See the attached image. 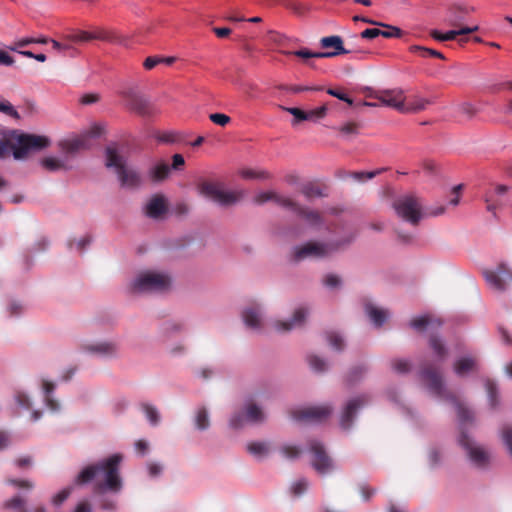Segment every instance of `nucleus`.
I'll return each mask as SVG.
<instances>
[{
    "label": "nucleus",
    "instance_id": "4d7b16f0",
    "mask_svg": "<svg viewBox=\"0 0 512 512\" xmlns=\"http://www.w3.org/2000/svg\"><path fill=\"white\" fill-rule=\"evenodd\" d=\"M282 109L294 116L293 124L307 120L306 111H303L296 107H282Z\"/></svg>",
    "mask_w": 512,
    "mask_h": 512
},
{
    "label": "nucleus",
    "instance_id": "6ab92c4d",
    "mask_svg": "<svg viewBox=\"0 0 512 512\" xmlns=\"http://www.w3.org/2000/svg\"><path fill=\"white\" fill-rule=\"evenodd\" d=\"M98 135V132L90 131L83 135L62 141L60 146L67 153H75L82 149H88L91 145L90 140Z\"/></svg>",
    "mask_w": 512,
    "mask_h": 512
},
{
    "label": "nucleus",
    "instance_id": "8fccbe9b",
    "mask_svg": "<svg viewBox=\"0 0 512 512\" xmlns=\"http://www.w3.org/2000/svg\"><path fill=\"white\" fill-rule=\"evenodd\" d=\"M380 172H381V170H375V171H369V172L359 171V172L348 173L347 176L351 177L352 179H354L357 182L363 183L367 180L374 178Z\"/></svg>",
    "mask_w": 512,
    "mask_h": 512
},
{
    "label": "nucleus",
    "instance_id": "4468645a",
    "mask_svg": "<svg viewBox=\"0 0 512 512\" xmlns=\"http://www.w3.org/2000/svg\"><path fill=\"white\" fill-rule=\"evenodd\" d=\"M331 413L332 407L325 404L296 410L293 412V417L297 421L317 423L327 419Z\"/></svg>",
    "mask_w": 512,
    "mask_h": 512
},
{
    "label": "nucleus",
    "instance_id": "aec40b11",
    "mask_svg": "<svg viewBox=\"0 0 512 512\" xmlns=\"http://www.w3.org/2000/svg\"><path fill=\"white\" fill-rule=\"evenodd\" d=\"M320 44L323 48H334V51L321 52L320 56H322L323 58H330V57H335L340 54H348V53L356 52V50L346 49L343 46L342 38L337 35L323 37L320 40ZM357 52H361V51L357 50Z\"/></svg>",
    "mask_w": 512,
    "mask_h": 512
},
{
    "label": "nucleus",
    "instance_id": "a18cd8bd",
    "mask_svg": "<svg viewBox=\"0 0 512 512\" xmlns=\"http://www.w3.org/2000/svg\"><path fill=\"white\" fill-rule=\"evenodd\" d=\"M25 310L26 307L19 300H10L6 307L7 315L11 318L20 317Z\"/></svg>",
    "mask_w": 512,
    "mask_h": 512
},
{
    "label": "nucleus",
    "instance_id": "ddd939ff",
    "mask_svg": "<svg viewBox=\"0 0 512 512\" xmlns=\"http://www.w3.org/2000/svg\"><path fill=\"white\" fill-rule=\"evenodd\" d=\"M69 40L75 43H86L90 42L92 40H101L111 43H117L121 45H125V41L123 38L113 34L112 32H108L105 30H97L95 32H88V31H76L75 33L71 34L69 37Z\"/></svg>",
    "mask_w": 512,
    "mask_h": 512
},
{
    "label": "nucleus",
    "instance_id": "774afa93",
    "mask_svg": "<svg viewBox=\"0 0 512 512\" xmlns=\"http://www.w3.org/2000/svg\"><path fill=\"white\" fill-rule=\"evenodd\" d=\"M146 466L148 474L152 478L158 477L163 471V466L158 462H148Z\"/></svg>",
    "mask_w": 512,
    "mask_h": 512
},
{
    "label": "nucleus",
    "instance_id": "423d86ee",
    "mask_svg": "<svg viewBox=\"0 0 512 512\" xmlns=\"http://www.w3.org/2000/svg\"><path fill=\"white\" fill-rule=\"evenodd\" d=\"M105 165L114 169L121 187L137 189L142 185L141 173L135 167L126 165L125 158L119 154L115 145L106 148Z\"/></svg>",
    "mask_w": 512,
    "mask_h": 512
},
{
    "label": "nucleus",
    "instance_id": "2f4dec72",
    "mask_svg": "<svg viewBox=\"0 0 512 512\" xmlns=\"http://www.w3.org/2000/svg\"><path fill=\"white\" fill-rule=\"evenodd\" d=\"M430 103L429 99L415 95L408 101L404 100L405 110H403V114H414L423 111Z\"/></svg>",
    "mask_w": 512,
    "mask_h": 512
},
{
    "label": "nucleus",
    "instance_id": "20e7f679",
    "mask_svg": "<svg viewBox=\"0 0 512 512\" xmlns=\"http://www.w3.org/2000/svg\"><path fill=\"white\" fill-rule=\"evenodd\" d=\"M0 135L2 136L0 140V158L4 157L10 140L16 141L15 144L10 146L16 160H23L30 151L42 150L50 145V139L46 136L19 133L17 130L4 127L0 128Z\"/></svg>",
    "mask_w": 512,
    "mask_h": 512
},
{
    "label": "nucleus",
    "instance_id": "412c9836",
    "mask_svg": "<svg viewBox=\"0 0 512 512\" xmlns=\"http://www.w3.org/2000/svg\"><path fill=\"white\" fill-rule=\"evenodd\" d=\"M168 210V201L164 195L152 196L145 205V214L152 219L161 218Z\"/></svg>",
    "mask_w": 512,
    "mask_h": 512
},
{
    "label": "nucleus",
    "instance_id": "39448f33",
    "mask_svg": "<svg viewBox=\"0 0 512 512\" xmlns=\"http://www.w3.org/2000/svg\"><path fill=\"white\" fill-rule=\"evenodd\" d=\"M172 277L164 270L145 269L137 272L129 283L134 294H162L172 287Z\"/></svg>",
    "mask_w": 512,
    "mask_h": 512
},
{
    "label": "nucleus",
    "instance_id": "3c124183",
    "mask_svg": "<svg viewBox=\"0 0 512 512\" xmlns=\"http://www.w3.org/2000/svg\"><path fill=\"white\" fill-rule=\"evenodd\" d=\"M327 113V106L322 105L318 108L312 109L310 111H306L307 120L306 121H313L316 122L322 118L325 117Z\"/></svg>",
    "mask_w": 512,
    "mask_h": 512
},
{
    "label": "nucleus",
    "instance_id": "c85d7f7f",
    "mask_svg": "<svg viewBox=\"0 0 512 512\" xmlns=\"http://www.w3.org/2000/svg\"><path fill=\"white\" fill-rule=\"evenodd\" d=\"M194 428L200 432L207 431L211 426L209 410L205 406H199L195 409L193 415Z\"/></svg>",
    "mask_w": 512,
    "mask_h": 512
},
{
    "label": "nucleus",
    "instance_id": "ea45409f",
    "mask_svg": "<svg viewBox=\"0 0 512 512\" xmlns=\"http://www.w3.org/2000/svg\"><path fill=\"white\" fill-rule=\"evenodd\" d=\"M485 388L488 395V404L491 409H496L500 403L499 399V393L496 384L492 381L487 379L485 381Z\"/></svg>",
    "mask_w": 512,
    "mask_h": 512
},
{
    "label": "nucleus",
    "instance_id": "de8ad7c7",
    "mask_svg": "<svg viewBox=\"0 0 512 512\" xmlns=\"http://www.w3.org/2000/svg\"><path fill=\"white\" fill-rule=\"evenodd\" d=\"M391 368L398 374H406L410 371L411 364L407 359H394L391 361Z\"/></svg>",
    "mask_w": 512,
    "mask_h": 512
},
{
    "label": "nucleus",
    "instance_id": "f257e3e1",
    "mask_svg": "<svg viewBox=\"0 0 512 512\" xmlns=\"http://www.w3.org/2000/svg\"><path fill=\"white\" fill-rule=\"evenodd\" d=\"M420 378L426 383V388L433 397L448 401L455 407L460 430L458 443L465 450L468 459L476 468H487L491 461V453L484 446L475 442L468 433V426H473L475 422L473 412L462 405L457 398L447 390L443 377L437 369L424 366L420 371Z\"/></svg>",
    "mask_w": 512,
    "mask_h": 512
},
{
    "label": "nucleus",
    "instance_id": "393cba45",
    "mask_svg": "<svg viewBox=\"0 0 512 512\" xmlns=\"http://www.w3.org/2000/svg\"><path fill=\"white\" fill-rule=\"evenodd\" d=\"M384 96L386 98V107H390L400 113H403L404 109V100H406L405 93L402 89H389L383 90Z\"/></svg>",
    "mask_w": 512,
    "mask_h": 512
},
{
    "label": "nucleus",
    "instance_id": "79ce46f5",
    "mask_svg": "<svg viewBox=\"0 0 512 512\" xmlns=\"http://www.w3.org/2000/svg\"><path fill=\"white\" fill-rule=\"evenodd\" d=\"M142 411L150 425L157 426L160 423V413L155 406L145 403L142 405Z\"/></svg>",
    "mask_w": 512,
    "mask_h": 512
},
{
    "label": "nucleus",
    "instance_id": "338daca9",
    "mask_svg": "<svg viewBox=\"0 0 512 512\" xmlns=\"http://www.w3.org/2000/svg\"><path fill=\"white\" fill-rule=\"evenodd\" d=\"M209 119L219 125V126H225L227 125L229 122H230V117L227 116L226 114H222V113H213V114H210L209 115Z\"/></svg>",
    "mask_w": 512,
    "mask_h": 512
},
{
    "label": "nucleus",
    "instance_id": "09e8293b",
    "mask_svg": "<svg viewBox=\"0 0 512 512\" xmlns=\"http://www.w3.org/2000/svg\"><path fill=\"white\" fill-rule=\"evenodd\" d=\"M280 452L283 457L289 460H294L301 454V450L293 444H284L281 447Z\"/></svg>",
    "mask_w": 512,
    "mask_h": 512
},
{
    "label": "nucleus",
    "instance_id": "4be33fe9",
    "mask_svg": "<svg viewBox=\"0 0 512 512\" xmlns=\"http://www.w3.org/2000/svg\"><path fill=\"white\" fill-rule=\"evenodd\" d=\"M40 387L46 407L51 412H59L61 409V404L57 399H55L53 394L54 390L56 389V384L47 378H41Z\"/></svg>",
    "mask_w": 512,
    "mask_h": 512
},
{
    "label": "nucleus",
    "instance_id": "a211bd4d",
    "mask_svg": "<svg viewBox=\"0 0 512 512\" xmlns=\"http://www.w3.org/2000/svg\"><path fill=\"white\" fill-rule=\"evenodd\" d=\"M126 105L140 115L146 116L151 113L149 100L134 89H129L123 93Z\"/></svg>",
    "mask_w": 512,
    "mask_h": 512
},
{
    "label": "nucleus",
    "instance_id": "052dcab7",
    "mask_svg": "<svg viewBox=\"0 0 512 512\" xmlns=\"http://www.w3.org/2000/svg\"><path fill=\"white\" fill-rule=\"evenodd\" d=\"M30 44H34V37H25L15 40L11 45L8 46V49L16 52L19 51L20 48L26 47Z\"/></svg>",
    "mask_w": 512,
    "mask_h": 512
},
{
    "label": "nucleus",
    "instance_id": "9d476101",
    "mask_svg": "<svg viewBox=\"0 0 512 512\" xmlns=\"http://www.w3.org/2000/svg\"><path fill=\"white\" fill-rule=\"evenodd\" d=\"M308 451L311 454V465L318 474L326 475L334 470V463L320 441L315 439L310 440Z\"/></svg>",
    "mask_w": 512,
    "mask_h": 512
},
{
    "label": "nucleus",
    "instance_id": "69168bd1",
    "mask_svg": "<svg viewBox=\"0 0 512 512\" xmlns=\"http://www.w3.org/2000/svg\"><path fill=\"white\" fill-rule=\"evenodd\" d=\"M357 131V125L353 123H346L340 127L341 134L347 139L355 136L357 134Z\"/></svg>",
    "mask_w": 512,
    "mask_h": 512
},
{
    "label": "nucleus",
    "instance_id": "680f3d73",
    "mask_svg": "<svg viewBox=\"0 0 512 512\" xmlns=\"http://www.w3.org/2000/svg\"><path fill=\"white\" fill-rule=\"evenodd\" d=\"M501 437L504 442V445L509 451V454L512 456V427L505 426L502 429Z\"/></svg>",
    "mask_w": 512,
    "mask_h": 512
},
{
    "label": "nucleus",
    "instance_id": "e433bc0d",
    "mask_svg": "<svg viewBox=\"0 0 512 512\" xmlns=\"http://www.w3.org/2000/svg\"><path fill=\"white\" fill-rule=\"evenodd\" d=\"M248 452L258 460H262L269 455L270 447L267 442L254 441L247 444Z\"/></svg>",
    "mask_w": 512,
    "mask_h": 512
},
{
    "label": "nucleus",
    "instance_id": "5701e85b",
    "mask_svg": "<svg viewBox=\"0 0 512 512\" xmlns=\"http://www.w3.org/2000/svg\"><path fill=\"white\" fill-rule=\"evenodd\" d=\"M477 369L478 360L470 354L457 358L453 363L454 373L459 377H465Z\"/></svg>",
    "mask_w": 512,
    "mask_h": 512
},
{
    "label": "nucleus",
    "instance_id": "9b49d317",
    "mask_svg": "<svg viewBox=\"0 0 512 512\" xmlns=\"http://www.w3.org/2000/svg\"><path fill=\"white\" fill-rule=\"evenodd\" d=\"M311 309L306 304L297 306L293 314L288 319L275 320L272 323V327L279 333H289L294 329L301 328L305 325Z\"/></svg>",
    "mask_w": 512,
    "mask_h": 512
},
{
    "label": "nucleus",
    "instance_id": "864d4df0",
    "mask_svg": "<svg viewBox=\"0 0 512 512\" xmlns=\"http://www.w3.org/2000/svg\"><path fill=\"white\" fill-rule=\"evenodd\" d=\"M15 401L19 407L28 410L32 407V400L30 396L22 391H19L15 395Z\"/></svg>",
    "mask_w": 512,
    "mask_h": 512
},
{
    "label": "nucleus",
    "instance_id": "c9c22d12",
    "mask_svg": "<svg viewBox=\"0 0 512 512\" xmlns=\"http://www.w3.org/2000/svg\"><path fill=\"white\" fill-rule=\"evenodd\" d=\"M325 339L328 346L336 352H342L346 347L344 336L337 331L326 332Z\"/></svg>",
    "mask_w": 512,
    "mask_h": 512
},
{
    "label": "nucleus",
    "instance_id": "0e129e2a",
    "mask_svg": "<svg viewBox=\"0 0 512 512\" xmlns=\"http://www.w3.org/2000/svg\"><path fill=\"white\" fill-rule=\"evenodd\" d=\"M6 483L8 485L15 486L17 488L32 490L34 488V483L30 480H18V479H7Z\"/></svg>",
    "mask_w": 512,
    "mask_h": 512
},
{
    "label": "nucleus",
    "instance_id": "0eeeda50",
    "mask_svg": "<svg viewBox=\"0 0 512 512\" xmlns=\"http://www.w3.org/2000/svg\"><path fill=\"white\" fill-rule=\"evenodd\" d=\"M393 208L398 217L413 226L418 225L424 216L422 205L414 195L399 196L394 200Z\"/></svg>",
    "mask_w": 512,
    "mask_h": 512
},
{
    "label": "nucleus",
    "instance_id": "bb28decb",
    "mask_svg": "<svg viewBox=\"0 0 512 512\" xmlns=\"http://www.w3.org/2000/svg\"><path fill=\"white\" fill-rule=\"evenodd\" d=\"M170 173V167L168 164L161 160L155 162L147 170V178L153 183H160L168 178Z\"/></svg>",
    "mask_w": 512,
    "mask_h": 512
},
{
    "label": "nucleus",
    "instance_id": "5fc2aeb1",
    "mask_svg": "<svg viewBox=\"0 0 512 512\" xmlns=\"http://www.w3.org/2000/svg\"><path fill=\"white\" fill-rule=\"evenodd\" d=\"M286 54L295 55L296 57L308 60L310 58H323L321 52H312L307 48H302L293 52H286Z\"/></svg>",
    "mask_w": 512,
    "mask_h": 512
},
{
    "label": "nucleus",
    "instance_id": "dca6fc26",
    "mask_svg": "<svg viewBox=\"0 0 512 512\" xmlns=\"http://www.w3.org/2000/svg\"><path fill=\"white\" fill-rule=\"evenodd\" d=\"M242 320L248 330L254 333H260L265 324L263 308L260 305L244 308L242 311Z\"/></svg>",
    "mask_w": 512,
    "mask_h": 512
},
{
    "label": "nucleus",
    "instance_id": "bf43d9fd",
    "mask_svg": "<svg viewBox=\"0 0 512 512\" xmlns=\"http://www.w3.org/2000/svg\"><path fill=\"white\" fill-rule=\"evenodd\" d=\"M72 488H64L52 497V504L56 507L62 505V503L69 497Z\"/></svg>",
    "mask_w": 512,
    "mask_h": 512
},
{
    "label": "nucleus",
    "instance_id": "2eb2a0df",
    "mask_svg": "<svg viewBox=\"0 0 512 512\" xmlns=\"http://www.w3.org/2000/svg\"><path fill=\"white\" fill-rule=\"evenodd\" d=\"M367 395H360L350 399L344 406L340 417V426L344 430L351 428L357 412L369 402Z\"/></svg>",
    "mask_w": 512,
    "mask_h": 512
},
{
    "label": "nucleus",
    "instance_id": "e2e57ef3",
    "mask_svg": "<svg viewBox=\"0 0 512 512\" xmlns=\"http://www.w3.org/2000/svg\"><path fill=\"white\" fill-rule=\"evenodd\" d=\"M386 26H384L385 28H387V30H381V36L382 37H385V38H399L402 36V31L400 28L398 27H395V26H391V25H388V24H385Z\"/></svg>",
    "mask_w": 512,
    "mask_h": 512
},
{
    "label": "nucleus",
    "instance_id": "cd10ccee",
    "mask_svg": "<svg viewBox=\"0 0 512 512\" xmlns=\"http://www.w3.org/2000/svg\"><path fill=\"white\" fill-rule=\"evenodd\" d=\"M364 310L366 316L375 327H381L390 316L387 310L379 308L371 303H367Z\"/></svg>",
    "mask_w": 512,
    "mask_h": 512
},
{
    "label": "nucleus",
    "instance_id": "4c0bfd02",
    "mask_svg": "<svg viewBox=\"0 0 512 512\" xmlns=\"http://www.w3.org/2000/svg\"><path fill=\"white\" fill-rule=\"evenodd\" d=\"M41 165L44 169H46L49 172H57L69 169L68 165L64 160H61L53 156L43 158L41 160Z\"/></svg>",
    "mask_w": 512,
    "mask_h": 512
},
{
    "label": "nucleus",
    "instance_id": "6e6552de",
    "mask_svg": "<svg viewBox=\"0 0 512 512\" xmlns=\"http://www.w3.org/2000/svg\"><path fill=\"white\" fill-rule=\"evenodd\" d=\"M200 194L220 206H230L239 201L241 192L223 190L218 184L205 182L199 187Z\"/></svg>",
    "mask_w": 512,
    "mask_h": 512
},
{
    "label": "nucleus",
    "instance_id": "b1692460",
    "mask_svg": "<svg viewBox=\"0 0 512 512\" xmlns=\"http://www.w3.org/2000/svg\"><path fill=\"white\" fill-rule=\"evenodd\" d=\"M268 201H274L280 206L290 209L294 205V202L283 195H280L274 191H261L254 196V202L256 204H264Z\"/></svg>",
    "mask_w": 512,
    "mask_h": 512
},
{
    "label": "nucleus",
    "instance_id": "13d9d810",
    "mask_svg": "<svg viewBox=\"0 0 512 512\" xmlns=\"http://www.w3.org/2000/svg\"><path fill=\"white\" fill-rule=\"evenodd\" d=\"M0 112L13 117L14 119H20L18 111L9 101H0Z\"/></svg>",
    "mask_w": 512,
    "mask_h": 512
},
{
    "label": "nucleus",
    "instance_id": "7c9ffc66",
    "mask_svg": "<svg viewBox=\"0 0 512 512\" xmlns=\"http://www.w3.org/2000/svg\"><path fill=\"white\" fill-rule=\"evenodd\" d=\"M3 506L4 508L11 509L14 512H27L26 501L20 495H15L14 497L6 500ZM32 512H47V508L44 505H38Z\"/></svg>",
    "mask_w": 512,
    "mask_h": 512
},
{
    "label": "nucleus",
    "instance_id": "58836bf2",
    "mask_svg": "<svg viewBox=\"0 0 512 512\" xmlns=\"http://www.w3.org/2000/svg\"><path fill=\"white\" fill-rule=\"evenodd\" d=\"M91 242L92 237L86 234L79 238L69 239L67 245L71 251L83 253L86 250V248L91 244Z\"/></svg>",
    "mask_w": 512,
    "mask_h": 512
},
{
    "label": "nucleus",
    "instance_id": "c03bdc74",
    "mask_svg": "<svg viewBox=\"0 0 512 512\" xmlns=\"http://www.w3.org/2000/svg\"><path fill=\"white\" fill-rule=\"evenodd\" d=\"M322 284L329 290H338L342 287V278L334 273H328L322 278Z\"/></svg>",
    "mask_w": 512,
    "mask_h": 512
},
{
    "label": "nucleus",
    "instance_id": "c756f323",
    "mask_svg": "<svg viewBox=\"0 0 512 512\" xmlns=\"http://www.w3.org/2000/svg\"><path fill=\"white\" fill-rule=\"evenodd\" d=\"M242 409L249 424H259L265 420V413L262 407L253 401L246 402Z\"/></svg>",
    "mask_w": 512,
    "mask_h": 512
},
{
    "label": "nucleus",
    "instance_id": "473e14b6",
    "mask_svg": "<svg viewBox=\"0 0 512 512\" xmlns=\"http://www.w3.org/2000/svg\"><path fill=\"white\" fill-rule=\"evenodd\" d=\"M477 30H478V26L475 25L473 27H462V28H459V29H453V30L447 31L445 33H441V32H438V31H433L432 32V37L435 40L444 42V41L454 40L459 35L469 34V33L475 32Z\"/></svg>",
    "mask_w": 512,
    "mask_h": 512
},
{
    "label": "nucleus",
    "instance_id": "f8f14e48",
    "mask_svg": "<svg viewBox=\"0 0 512 512\" xmlns=\"http://www.w3.org/2000/svg\"><path fill=\"white\" fill-rule=\"evenodd\" d=\"M290 210L302 218L310 229L315 231L329 230L323 215L318 211L303 207L295 202L294 205L290 207Z\"/></svg>",
    "mask_w": 512,
    "mask_h": 512
},
{
    "label": "nucleus",
    "instance_id": "f704fd0d",
    "mask_svg": "<svg viewBox=\"0 0 512 512\" xmlns=\"http://www.w3.org/2000/svg\"><path fill=\"white\" fill-rule=\"evenodd\" d=\"M474 11L472 6H454L449 10L447 21L452 26H458L464 20V15Z\"/></svg>",
    "mask_w": 512,
    "mask_h": 512
},
{
    "label": "nucleus",
    "instance_id": "49530a36",
    "mask_svg": "<svg viewBox=\"0 0 512 512\" xmlns=\"http://www.w3.org/2000/svg\"><path fill=\"white\" fill-rule=\"evenodd\" d=\"M286 8L290 9L297 15H304L306 12L310 10V6L308 4L302 3L297 0H285L283 2Z\"/></svg>",
    "mask_w": 512,
    "mask_h": 512
},
{
    "label": "nucleus",
    "instance_id": "603ef678",
    "mask_svg": "<svg viewBox=\"0 0 512 512\" xmlns=\"http://www.w3.org/2000/svg\"><path fill=\"white\" fill-rule=\"evenodd\" d=\"M302 194L307 198L311 199L313 197H323L324 193L319 187H316L312 184H307L301 189Z\"/></svg>",
    "mask_w": 512,
    "mask_h": 512
},
{
    "label": "nucleus",
    "instance_id": "7ed1b4c3",
    "mask_svg": "<svg viewBox=\"0 0 512 512\" xmlns=\"http://www.w3.org/2000/svg\"><path fill=\"white\" fill-rule=\"evenodd\" d=\"M356 237L354 232H349L342 237L327 241L311 240L295 245L291 251L292 260L301 262L308 259H326L350 245Z\"/></svg>",
    "mask_w": 512,
    "mask_h": 512
},
{
    "label": "nucleus",
    "instance_id": "37998d69",
    "mask_svg": "<svg viewBox=\"0 0 512 512\" xmlns=\"http://www.w3.org/2000/svg\"><path fill=\"white\" fill-rule=\"evenodd\" d=\"M247 424H249L246 419V415L243 409L234 412L229 419V426L232 429L239 430L244 428Z\"/></svg>",
    "mask_w": 512,
    "mask_h": 512
},
{
    "label": "nucleus",
    "instance_id": "a878e982",
    "mask_svg": "<svg viewBox=\"0 0 512 512\" xmlns=\"http://www.w3.org/2000/svg\"><path fill=\"white\" fill-rule=\"evenodd\" d=\"M429 347L436 362L441 363L447 359L448 348L440 336L431 334L429 337Z\"/></svg>",
    "mask_w": 512,
    "mask_h": 512
},
{
    "label": "nucleus",
    "instance_id": "a19ab883",
    "mask_svg": "<svg viewBox=\"0 0 512 512\" xmlns=\"http://www.w3.org/2000/svg\"><path fill=\"white\" fill-rule=\"evenodd\" d=\"M307 362L309 364V367L317 373H323L328 370L329 363L322 357L310 354L307 356Z\"/></svg>",
    "mask_w": 512,
    "mask_h": 512
},
{
    "label": "nucleus",
    "instance_id": "72a5a7b5",
    "mask_svg": "<svg viewBox=\"0 0 512 512\" xmlns=\"http://www.w3.org/2000/svg\"><path fill=\"white\" fill-rule=\"evenodd\" d=\"M410 326L419 332L426 331L429 329L439 328L441 322L436 319H432L427 315L418 316L410 321Z\"/></svg>",
    "mask_w": 512,
    "mask_h": 512
},
{
    "label": "nucleus",
    "instance_id": "f3484780",
    "mask_svg": "<svg viewBox=\"0 0 512 512\" xmlns=\"http://www.w3.org/2000/svg\"><path fill=\"white\" fill-rule=\"evenodd\" d=\"M82 349L89 354L104 359H114L119 356V346L115 341L86 343L82 346Z\"/></svg>",
    "mask_w": 512,
    "mask_h": 512
},
{
    "label": "nucleus",
    "instance_id": "6e6d98bb",
    "mask_svg": "<svg viewBox=\"0 0 512 512\" xmlns=\"http://www.w3.org/2000/svg\"><path fill=\"white\" fill-rule=\"evenodd\" d=\"M308 486V481L305 478H301L292 484L291 491L295 496H301L307 490Z\"/></svg>",
    "mask_w": 512,
    "mask_h": 512
},
{
    "label": "nucleus",
    "instance_id": "f03ea898",
    "mask_svg": "<svg viewBox=\"0 0 512 512\" xmlns=\"http://www.w3.org/2000/svg\"><path fill=\"white\" fill-rule=\"evenodd\" d=\"M123 456L119 453L110 455L95 464L84 467L75 478L76 484L94 482L96 493L119 494L123 488L120 464Z\"/></svg>",
    "mask_w": 512,
    "mask_h": 512
},
{
    "label": "nucleus",
    "instance_id": "1a4fd4ad",
    "mask_svg": "<svg viewBox=\"0 0 512 512\" xmlns=\"http://www.w3.org/2000/svg\"><path fill=\"white\" fill-rule=\"evenodd\" d=\"M483 276L489 287L498 292H503L512 285V268L505 263L494 269L484 270Z\"/></svg>",
    "mask_w": 512,
    "mask_h": 512
}]
</instances>
